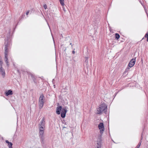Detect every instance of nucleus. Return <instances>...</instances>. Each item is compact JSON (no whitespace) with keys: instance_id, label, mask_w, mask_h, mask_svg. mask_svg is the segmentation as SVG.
I'll list each match as a JSON object with an SVG mask.
<instances>
[{"instance_id":"f257e3e1","label":"nucleus","mask_w":148,"mask_h":148,"mask_svg":"<svg viewBox=\"0 0 148 148\" xmlns=\"http://www.w3.org/2000/svg\"><path fill=\"white\" fill-rule=\"evenodd\" d=\"M5 42L4 44H5V47L4 53L5 55V62L6 63L7 65H8V59L7 56L8 52V48H10L11 44V40L10 38L8 37L7 38H5Z\"/></svg>"},{"instance_id":"f03ea898","label":"nucleus","mask_w":148,"mask_h":148,"mask_svg":"<svg viewBox=\"0 0 148 148\" xmlns=\"http://www.w3.org/2000/svg\"><path fill=\"white\" fill-rule=\"evenodd\" d=\"M107 111V106L104 103L101 104L99 108L97 110V114H101L103 111L106 114Z\"/></svg>"},{"instance_id":"7ed1b4c3","label":"nucleus","mask_w":148,"mask_h":148,"mask_svg":"<svg viewBox=\"0 0 148 148\" xmlns=\"http://www.w3.org/2000/svg\"><path fill=\"white\" fill-rule=\"evenodd\" d=\"M45 98L43 95L41 94L39 98V108L41 109L43 107L44 104V99Z\"/></svg>"},{"instance_id":"20e7f679","label":"nucleus","mask_w":148,"mask_h":148,"mask_svg":"<svg viewBox=\"0 0 148 148\" xmlns=\"http://www.w3.org/2000/svg\"><path fill=\"white\" fill-rule=\"evenodd\" d=\"M98 127L99 129L100 130V134L102 135L105 129L103 123H100L98 125Z\"/></svg>"},{"instance_id":"39448f33","label":"nucleus","mask_w":148,"mask_h":148,"mask_svg":"<svg viewBox=\"0 0 148 148\" xmlns=\"http://www.w3.org/2000/svg\"><path fill=\"white\" fill-rule=\"evenodd\" d=\"M102 135L101 134H100L98 136L97 138V145L100 146L101 145V142H102V139H101V137Z\"/></svg>"},{"instance_id":"423d86ee","label":"nucleus","mask_w":148,"mask_h":148,"mask_svg":"<svg viewBox=\"0 0 148 148\" xmlns=\"http://www.w3.org/2000/svg\"><path fill=\"white\" fill-rule=\"evenodd\" d=\"M61 114V116L63 118H64L66 116V114L67 112V109L66 107L62 108Z\"/></svg>"},{"instance_id":"0eeeda50","label":"nucleus","mask_w":148,"mask_h":148,"mask_svg":"<svg viewBox=\"0 0 148 148\" xmlns=\"http://www.w3.org/2000/svg\"><path fill=\"white\" fill-rule=\"evenodd\" d=\"M44 134H39V136L40 138V141L42 145L44 144V140L45 139V137L44 136Z\"/></svg>"},{"instance_id":"6e6552de","label":"nucleus","mask_w":148,"mask_h":148,"mask_svg":"<svg viewBox=\"0 0 148 148\" xmlns=\"http://www.w3.org/2000/svg\"><path fill=\"white\" fill-rule=\"evenodd\" d=\"M136 58H133L131 60L128 65L129 67L131 68L134 65L136 62Z\"/></svg>"},{"instance_id":"1a4fd4ad","label":"nucleus","mask_w":148,"mask_h":148,"mask_svg":"<svg viewBox=\"0 0 148 148\" xmlns=\"http://www.w3.org/2000/svg\"><path fill=\"white\" fill-rule=\"evenodd\" d=\"M39 128V134H44L45 126H38Z\"/></svg>"},{"instance_id":"9d476101","label":"nucleus","mask_w":148,"mask_h":148,"mask_svg":"<svg viewBox=\"0 0 148 148\" xmlns=\"http://www.w3.org/2000/svg\"><path fill=\"white\" fill-rule=\"evenodd\" d=\"M45 118L43 117L38 124V126H45Z\"/></svg>"},{"instance_id":"9b49d317","label":"nucleus","mask_w":148,"mask_h":148,"mask_svg":"<svg viewBox=\"0 0 148 148\" xmlns=\"http://www.w3.org/2000/svg\"><path fill=\"white\" fill-rule=\"evenodd\" d=\"M62 109V107L61 106H58L56 108V113L58 115L60 114Z\"/></svg>"},{"instance_id":"f8f14e48","label":"nucleus","mask_w":148,"mask_h":148,"mask_svg":"<svg viewBox=\"0 0 148 148\" xmlns=\"http://www.w3.org/2000/svg\"><path fill=\"white\" fill-rule=\"evenodd\" d=\"M0 73L4 77L5 76V70L2 67V66H0Z\"/></svg>"},{"instance_id":"ddd939ff","label":"nucleus","mask_w":148,"mask_h":148,"mask_svg":"<svg viewBox=\"0 0 148 148\" xmlns=\"http://www.w3.org/2000/svg\"><path fill=\"white\" fill-rule=\"evenodd\" d=\"M5 94L6 96L11 95L13 94L12 91L11 90H9L5 92Z\"/></svg>"},{"instance_id":"4468645a","label":"nucleus","mask_w":148,"mask_h":148,"mask_svg":"<svg viewBox=\"0 0 148 148\" xmlns=\"http://www.w3.org/2000/svg\"><path fill=\"white\" fill-rule=\"evenodd\" d=\"M5 143L8 144V146L9 148H13L12 146L13 144L10 142H9L8 140H5Z\"/></svg>"},{"instance_id":"2eb2a0df","label":"nucleus","mask_w":148,"mask_h":148,"mask_svg":"<svg viewBox=\"0 0 148 148\" xmlns=\"http://www.w3.org/2000/svg\"><path fill=\"white\" fill-rule=\"evenodd\" d=\"M115 39L118 40L120 37V36L119 34L118 33H116L115 34Z\"/></svg>"},{"instance_id":"dca6fc26","label":"nucleus","mask_w":148,"mask_h":148,"mask_svg":"<svg viewBox=\"0 0 148 148\" xmlns=\"http://www.w3.org/2000/svg\"><path fill=\"white\" fill-rule=\"evenodd\" d=\"M64 0H59L60 3L62 6H63L64 5Z\"/></svg>"},{"instance_id":"f3484780","label":"nucleus","mask_w":148,"mask_h":148,"mask_svg":"<svg viewBox=\"0 0 148 148\" xmlns=\"http://www.w3.org/2000/svg\"><path fill=\"white\" fill-rule=\"evenodd\" d=\"M130 68L129 67L127 68L125 70L124 72V74H125L126 73L128 72L129 71Z\"/></svg>"},{"instance_id":"a211bd4d","label":"nucleus","mask_w":148,"mask_h":148,"mask_svg":"<svg viewBox=\"0 0 148 148\" xmlns=\"http://www.w3.org/2000/svg\"><path fill=\"white\" fill-rule=\"evenodd\" d=\"M144 37L147 38V41L148 42V32L145 34Z\"/></svg>"},{"instance_id":"6ab92c4d","label":"nucleus","mask_w":148,"mask_h":148,"mask_svg":"<svg viewBox=\"0 0 148 148\" xmlns=\"http://www.w3.org/2000/svg\"><path fill=\"white\" fill-rule=\"evenodd\" d=\"M30 75L31 76V77L32 78V79H34L35 78V76L33 75V74L31 73L30 74Z\"/></svg>"},{"instance_id":"aec40b11","label":"nucleus","mask_w":148,"mask_h":148,"mask_svg":"<svg viewBox=\"0 0 148 148\" xmlns=\"http://www.w3.org/2000/svg\"><path fill=\"white\" fill-rule=\"evenodd\" d=\"M3 64V62L2 60L0 58V66H2Z\"/></svg>"},{"instance_id":"412c9836","label":"nucleus","mask_w":148,"mask_h":148,"mask_svg":"<svg viewBox=\"0 0 148 148\" xmlns=\"http://www.w3.org/2000/svg\"><path fill=\"white\" fill-rule=\"evenodd\" d=\"M43 7H44V8L45 10L47 8V5L46 4H45V5H43Z\"/></svg>"},{"instance_id":"4be33fe9","label":"nucleus","mask_w":148,"mask_h":148,"mask_svg":"<svg viewBox=\"0 0 148 148\" xmlns=\"http://www.w3.org/2000/svg\"><path fill=\"white\" fill-rule=\"evenodd\" d=\"M86 60H85V62L86 63H88V57H86Z\"/></svg>"},{"instance_id":"5701e85b","label":"nucleus","mask_w":148,"mask_h":148,"mask_svg":"<svg viewBox=\"0 0 148 148\" xmlns=\"http://www.w3.org/2000/svg\"><path fill=\"white\" fill-rule=\"evenodd\" d=\"M142 143V141H141V140H140V142L139 143H138V145H139L140 146V145H141V143Z\"/></svg>"},{"instance_id":"b1692460","label":"nucleus","mask_w":148,"mask_h":148,"mask_svg":"<svg viewBox=\"0 0 148 148\" xmlns=\"http://www.w3.org/2000/svg\"><path fill=\"white\" fill-rule=\"evenodd\" d=\"M33 80L34 83H36L37 81L36 80L35 78L34 79H33Z\"/></svg>"},{"instance_id":"393cba45","label":"nucleus","mask_w":148,"mask_h":148,"mask_svg":"<svg viewBox=\"0 0 148 148\" xmlns=\"http://www.w3.org/2000/svg\"><path fill=\"white\" fill-rule=\"evenodd\" d=\"M101 146L97 145V148H101Z\"/></svg>"},{"instance_id":"a878e982","label":"nucleus","mask_w":148,"mask_h":148,"mask_svg":"<svg viewBox=\"0 0 148 148\" xmlns=\"http://www.w3.org/2000/svg\"><path fill=\"white\" fill-rule=\"evenodd\" d=\"M29 13V11H27L26 13V14L27 15Z\"/></svg>"},{"instance_id":"bb28decb","label":"nucleus","mask_w":148,"mask_h":148,"mask_svg":"<svg viewBox=\"0 0 148 148\" xmlns=\"http://www.w3.org/2000/svg\"><path fill=\"white\" fill-rule=\"evenodd\" d=\"M62 123L65 124H66V122L64 120L62 122Z\"/></svg>"},{"instance_id":"cd10ccee","label":"nucleus","mask_w":148,"mask_h":148,"mask_svg":"<svg viewBox=\"0 0 148 148\" xmlns=\"http://www.w3.org/2000/svg\"><path fill=\"white\" fill-rule=\"evenodd\" d=\"M140 147V146L139 145H138L136 147V148H139Z\"/></svg>"},{"instance_id":"c85d7f7f","label":"nucleus","mask_w":148,"mask_h":148,"mask_svg":"<svg viewBox=\"0 0 148 148\" xmlns=\"http://www.w3.org/2000/svg\"><path fill=\"white\" fill-rule=\"evenodd\" d=\"M72 53L73 54H74L75 53V51H72Z\"/></svg>"},{"instance_id":"c756f323","label":"nucleus","mask_w":148,"mask_h":148,"mask_svg":"<svg viewBox=\"0 0 148 148\" xmlns=\"http://www.w3.org/2000/svg\"><path fill=\"white\" fill-rule=\"evenodd\" d=\"M145 37H143V38L142 39V40H141V41L142 40H143L144 39H145V38H145Z\"/></svg>"},{"instance_id":"7c9ffc66","label":"nucleus","mask_w":148,"mask_h":148,"mask_svg":"<svg viewBox=\"0 0 148 148\" xmlns=\"http://www.w3.org/2000/svg\"><path fill=\"white\" fill-rule=\"evenodd\" d=\"M143 139V137L142 136L141 137L140 140H141Z\"/></svg>"},{"instance_id":"2f4dec72","label":"nucleus","mask_w":148,"mask_h":148,"mask_svg":"<svg viewBox=\"0 0 148 148\" xmlns=\"http://www.w3.org/2000/svg\"><path fill=\"white\" fill-rule=\"evenodd\" d=\"M70 45H71L72 47L73 45H72L71 43H70Z\"/></svg>"},{"instance_id":"473e14b6","label":"nucleus","mask_w":148,"mask_h":148,"mask_svg":"<svg viewBox=\"0 0 148 148\" xmlns=\"http://www.w3.org/2000/svg\"><path fill=\"white\" fill-rule=\"evenodd\" d=\"M54 81V79H53V80H52V82H53V81Z\"/></svg>"},{"instance_id":"72a5a7b5","label":"nucleus","mask_w":148,"mask_h":148,"mask_svg":"<svg viewBox=\"0 0 148 148\" xmlns=\"http://www.w3.org/2000/svg\"><path fill=\"white\" fill-rule=\"evenodd\" d=\"M63 10H64V11H65V9H64V8H63Z\"/></svg>"},{"instance_id":"f704fd0d","label":"nucleus","mask_w":148,"mask_h":148,"mask_svg":"<svg viewBox=\"0 0 148 148\" xmlns=\"http://www.w3.org/2000/svg\"><path fill=\"white\" fill-rule=\"evenodd\" d=\"M63 128H66V127H63Z\"/></svg>"},{"instance_id":"c9c22d12","label":"nucleus","mask_w":148,"mask_h":148,"mask_svg":"<svg viewBox=\"0 0 148 148\" xmlns=\"http://www.w3.org/2000/svg\"><path fill=\"white\" fill-rule=\"evenodd\" d=\"M116 94H117V93L116 94L115 96L116 95Z\"/></svg>"}]
</instances>
